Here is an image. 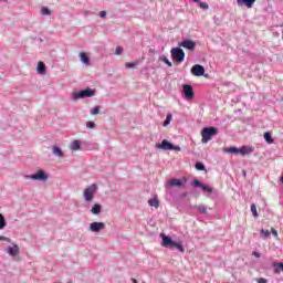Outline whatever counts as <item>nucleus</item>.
I'll list each match as a JSON object with an SVG mask.
<instances>
[{
    "label": "nucleus",
    "instance_id": "1",
    "mask_svg": "<svg viewBox=\"0 0 283 283\" xmlns=\"http://www.w3.org/2000/svg\"><path fill=\"white\" fill-rule=\"evenodd\" d=\"M92 96H96V90L95 88H84L80 92L72 93V101H81V98H92Z\"/></svg>",
    "mask_w": 283,
    "mask_h": 283
},
{
    "label": "nucleus",
    "instance_id": "2",
    "mask_svg": "<svg viewBox=\"0 0 283 283\" xmlns=\"http://www.w3.org/2000/svg\"><path fill=\"white\" fill-rule=\"evenodd\" d=\"M50 178V175L45 172V170L40 169L35 174L32 175H24L25 180H33L38 182H45Z\"/></svg>",
    "mask_w": 283,
    "mask_h": 283
},
{
    "label": "nucleus",
    "instance_id": "3",
    "mask_svg": "<svg viewBox=\"0 0 283 283\" xmlns=\"http://www.w3.org/2000/svg\"><path fill=\"white\" fill-rule=\"evenodd\" d=\"M201 136H202L201 142L203 144H207V143H209V140H211L213 138V136H218V128H216L213 126L205 127L201 130Z\"/></svg>",
    "mask_w": 283,
    "mask_h": 283
},
{
    "label": "nucleus",
    "instance_id": "4",
    "mask_svg": "<svg viewBox=\"0 0 283 283\" xmlns=\"http://www.w3.org/2000/svg\"><path fill=\"white\" fill-rule=\"evenodd\" d=\"M96 191H98V185L93 184L88 188L84 189V200L85 202H92L94 200V196H96Z\"/></svg>",
    "mask_w": 283,
    "mask_h": 283
},
{
    "label": "nucleus",
    "instance_id": "5",
    "mask_svg": "<svg viewBox=\"0 0 283 283\" xmlns=\"http://www.w3.org/2000/svg\"><path fill=\"white\" fill-rule=\"evenodd\" d=\"M157 149H163L164 151H180V146L171 144L167 139H163L160 144H156Z\"/></svg>",
    "mask_w": 283,
    "mask_h": 283
},
{
    "label": "nucleus",
    "instance_id": "6",
    "mask_svg": "<svg viewBox=\"0 0 283 283\" xmlns=\"http://www.w3.org/2000/svg\"><path fill=\"white\" fill-rule=\"evenodd\" d=\"M170 52L175 63H182L185 61V51L180 46L172 48Z\"/></svg>",
    "mask_w": 283,
    "mask_h": 283
},
{
    "label": "nucleus",
    "instance_id": "7",
    "mask_svg": "<svg viewBox=\"0 0 283 283\" xmlns=\"http://www.w3.org/2000/svg\"><path fill=\"white\" fill-rule=\"evenodd\" d=\"M181 94L185 96L186 101H193L196 96L193 93V86L191 84H184Z\"/></svg>",
    "mask_w": 283,
    "mask_h": 283
},
{
    "label": "nucleus",
    "instance_id": "8",
    "mask_svg": "<svg viewBox=\"0 0 283 283\" xmlns=\"http://www.w3.org/2000/svg\"><path fill=\"white\" fill-rule=\"evenodd\" d=\"M191 187H195V189H202V191H205V193H213V188L207 186L206 184H202L200 180L198 179H193L191 182Z\"/></svg>",
    "mask_w": 283,
    "mask_h": 283
},
{
    "label": "nucleus",
    "instance_id": "9",
    "mask_svg": "<svg viewBox=\"0 0 283 283\" xmlns=\"http://www.w3.org/2000/svg\"><path fill=\"white\" fill-rule=\"evenodd\" d=\"M190 72L192 76H205L206 78L209 77V74H205L206 72L205 66L200 64H195L191 67Z\"/></svg>",
    "mask_w": 283,
    "mask_h": 283
},
{
    "label": "nucleus",
    "instance_id": "10",
    "mask_svg": "<svg viewBox=\"0 0 283 283\" xmlns=\"http://www.w3.org/2000/svg\"><path fill=\"white\" fill-rule=\"evenodd\" d=\"M105 222L94 221L88 226V229L92 233H101V231L105 230Z\"/></svg>",
    "mask_w": 283,
    "mask_h": 283
},
{
    "label": "nucleus",
    "instance_id": "11",
    "mask_svg": "<svg viewBox=\"0 0 283 283\" xmlns=\"http://www.w3.org/2000/svg\"><path fill=\"white\" fill-rule=\"evenodd\" d=\"M160 238H161V247H164L165 249H171L175 242L174 239H171V237L165 233H160Z\"/></svg>",
    "mask_w": 283,
    "mask_h": 283
},
{
    "label": "nucleus",
    "instance_id": "12",
    "mask_svg": "<svg viewBox=\"0 0 283 283\" xmlns=\"http://www.w3.org/2000/svg\"><path fill=\"white\" fill-rule=\"evenodd\" d=\"M6 253H8V255H10L11 258H17V255L21 253V248H19L18 244L13 243L6 249Z\"/></svg>",
    "mask_w": 283,
    "mask_h": 283
},
{
    "label": "nucleus",
    "instance_id": "13",
    "mask_svg": "<svg viewBox=\"0 0 283 283\" xmlns=\"http://www.w3.org/2000/svg\"><path fill=\"white\" fill-rule=\"evenodd\" d=\"M179 48H185L186 50L193 52V50H196V42H193L192 40L186 39L179 42Z\"/></svg>",
    "mask_w": 283,
    "mask_h": 283
},
{
    "label": "nucleus",
    "instance_id": "14",
    "mask_svg": "<svg viewBox=\"0 0 283 283\" xmlns=\"http://www.w3.org/2000/svg\"><path fill=\"white\" fill-rule=\"evenodd\" d=\"M182 185H185V182L182 181V179H170L167 185L166 188L167 189H171V187H182Z\"/></svg>",
    "mask_w": 283,
    "mask_h": 283
},
{
    "label": "nucleus",
    "instance_id": "15",
    "mask_svg": "<svg viewBox=\"0 0 283 283\" xmlns=\"http://www.w3.org/2000/svg\"><path fill=\"white\" fill-rule=\"evenodd\" d=\"M103 212V206L101 203H94L91 208L92 216H99Z\"/></svg>",
    "mask_w": 283,
    "mask_h": 283
},
{
    "label": "nucleus",
    "instance_id": "16",
    "mask_svg": "<svg viewBox=\"0 0 283 283\" xmlns=\"http://www.w3.org/2000/svg\"><path fill=\"white\" fill-rule=\"evenodd\" d=\"M238 6H244L248 9L253 8L255 0H237Z\"/></svg>",
    "mask_w": 283,
    "mask_h": 283
},
{
    "label": "nucleus",
    "instance_id": "17",
    "mask_svg": "<svg viewBox=\"0 0 283 283\" xmlns=\"http://www.w3.org/2000/svg\"><path fill=\"white\" fill-rule=\"evenodd\" d=\"M253 151L254 148L249 146H242L241 148H239V154H241V156H247V154H253Z\"/></svg>",
    "mask_w": 283,
    "mask_h": 283
},
{
    "label": "nucleus",
    "instance_id": "18",
    "mask_svg": "<svg viewBox=\"0 0 283 283\" xmlns=\"http://www.w3.org/2000/svg\"><path fill=\"white\" fill-rule=\"evenodd\" d=\"M174 249H177V251H179L180 253H185V245H182L181 242L174 241L170 250L174 251Z\"/></svg>",
    "mask_w": 283,
    "mask_h": 283
},
{
    "label": "nucleus",
    "instance_id": "19",
    "mask_svg": "<svg viewBox=\"0 0 283 283\" xmlns=\"http://www.w3.org/2000/svg\"><path fill=\"white\" fill-rule=\"evenodd\" d=\"M223 153L224 154H234V155H238L240 154V148L235 147V146H231V147H228V148H223Z\"/></svg>",
    "mask_w": 283,
    "mask_h": 283
},
{
    "label": "nucleus",
    "instance_id": "20",
    "mask_svg": "<svg viewBox=\"0 0 283 283\" xmlns=\"http://www.w3.org/2000/svg\"><path fill=\"white\" fill-rule=\"evenodd\" d=\"M80 61L83 63V65H90V56H87V53H80Z\"/></svg>",
    "mask_w": 283,
    "mask_h": 283
},
{
    "label": "nucleus",
    "instance_id": "21",
    "mask_svg": "<svg viewBox=\"0 0 283 283\" xmlns=\"http://www.w3.org/2000/svg\"><path fill=\"white\" fill-rule=\"evenodd\" d=\"M48 67L45 66V63L38 62V74H46Z\"/></svg>",
    "mask_w": 283,
    "mask_h": 283
},
{
    "label": "nucleus",
    "instance_id": "22",
    "mask_svg": "<svg viewBox=\"0 0 283 283\" xmlns=\"http://www.w3.org/2000/svg\"><path fill=\"white\" fill-rule=\"evenodd\" d=\"M263 138L265 143H268V145H273L275 143V139H273V137L271 136V133L269 132L264 133Z\"/></svg>",
    "mask_w": 283,
    "mask_h": 283
},
{
    "label": "nucleus",
    "instance_id": "23",
    "mask_svg": "<svg viewBox=\"0 0 283 283\" xmlns=\"http://www.w3.org/2000/svg\"><path fill=\"white\" fill-rule=\"evenodd\" d=\"M52 154L57 158H63V150L59 146H53Z\"/></svg>",
    "mask_w": 283,
    "mask_h": 283
},
{
    "label": "nucleus",
    "instance_id": "24",
    "mask_svg": "<svg viewBox=\"0 0 283 283\" xmlns=\"http://www.w3.org/2000/svg\"><path fill=\"white\" fill-rule=\"evenodd\" d=\"M71 149L72 151H78V149H81V140L78 139L73 140Z\"/></svg>",
    "mask_w": 283,
    "mask_h": 283
},
{
    "label": "nucleus",
    "instance_id": "25",
    "mask_svg": "<svg viewBox=\"0 0 283 283\" xmlns=\"http://www.w3.org/2000/svg\"><path fill=\"white\" fill-rule=\"evenodd\" d=\"M149 207H155V209H158L160 207V202L158 201V198H153L148 200Z\"/></svg>",
    "mask_w": 283,
    "mask_h": 283
},
{
    "label": "nucleus",
    "instance_id": "26",
    "mask_svg": "<svg viewBox=\"0 0 283 283\" xmlns=\"http://www.w3.org/2000/svg\"><path fill=\"white\" fill-rule=\"evenodd\" d=\"M172 118H174V115L171 113H168L166 116V119L163 123V127H168V125H170Z\"/></svg>",
    "mask_w": 283,
    "mask_h": 283
},
{
    "label": "nucleus",
    "instance_id": "27",
    "mask_svg": "<svg viewBox=\"0 0 283 283\" xmlns=\"http://www.w3.org/2000/svg\"><path fill=\"white\" fill-rule=\"evenodd\" d=\"M8 227V222L6 221V217L0 213V231H3Z\"/></svg>",
    "mask_w": 283,
    "mask_h": 283
},
{
    "label": "nucleus",
    "instance_id": "28",
    "mask_svg": "<svg viewBox=\"0 0 283 283\" xmlns=\"http://www.w3.org/2000/svg\"><path fill=\"white\" fill-rule=\"evenodd\" d=\"M41 14H42L43 17H50V15H52V11H51L50 8H48V7H42V8H41Z\"/></svg>",
    "mask_w": 283,
    "mask_h": 283
},
{
    "label": "nucleus",
    "instance_id": "29",
    "mask_svg": "<svg viewBox=\"0 0 283 283\" xmlns=\"http://www.w3.org/2000/svg\"><path fill=\"white\" fill-rule=\"evenodd\" d=\"M195 167H196L197 171H207V167L201 161H198Z\"/></svg>",
    "mask_w": 283,
    "mask_h": 283
},
{
    "label": "nucleus",
    "instance_id": "30",
    "mask_svg": "<svg viewBox=\"0 0 283 283\" xmlns=\"http://www.w3.org/2000/svg\"><path fill=\"white\" fill-rule=\"evenodd\" d=\"M250 209H251L252 216H253L254 218H259V217H260V213H258V207L255 206V203H251Z\"/></svg>",
    "mask_w": 283,
    "mask_h": 283
},
{
    "label": "nucleus",
    "instance_id": "31",
    "mask_svg": "<svg viewBox=\"0 0 283 283\" xmlns=\"http://www.w3.org/2000/svg\"><path fill=\"white\" fill-rule=\"evenodd\" d=\"M260 235L263 240H266V238H269L271 235V232L269 230L261 229Z\"/></svg>",
    "mask_w": 283,
    "mask_h": 283
},
{
    "label": "nucleus",
    "instance_id": "32",
    "mask_svg": "<svg viewBox=\"0 0 283 283\" xmlns=\"http://www.w3.org/2000/svg\"><path fill=\"white\" fill-rule=\"evenodd\" d=\"M273 268H274V273H280V270L283 271V263L282 262L273 263Z\"/></svg>",
    "mask_w": 283,
    "mask_h": 283
},
{
    "label": "nucleus",
    "instance_id": "33",
    "mask_svg": "<svg viewBox=\"0 0 283 283\" xmlns=\"http://www.w3.org/2000/svg\"><path fill=\"white\" fill-rule=\"evenodd\" d=\"M195 209H197V211H199V213H207V206H205V205L196 206Z\"/></svg>",
    "mask_w": 283,
    "mask_h": 283
},
{
    "label": "nucleus",
    "instance_id": "34",
    "mask_svg": "<svg viewBox=\"0 0 283 283\" xmlns=\"http://www.w3.org/2000/svg\"><path fill=\"white\" fill-rule=\"evenodd\" d=\"M102 106L97 105L91 109L92 116H96L101 112Z\"/></svg>",
    "mask_w": 283,
    "mask_h": 283
},
{
    "label": "nucleus",
    "instance_id": "35",
    "mask_svg": "<svg viewBox=\"0 0 283 283\" xmlns=\"http://www.w3.org/2000/svg\"><path fill=\"white\" fill-rule=\"evenodd\" d=\"M160 61L166 63V65H168V67L172 66L171 61H169V59H167V55H161Z\"/></svg>",
    "mask_w": 283,
    "mask_h": 283
},
{
    "label": "nucleus",
    "instance_id": "36",
    "mask_svg": "<svg viewBox=\"0 0 283 283\" xmlns=\"http://www.w3.org/2000/svg\"><path fill=\"white\" fill-rule=\"evenodd\" d=\"M197 3L201 8V10H209V4L207 2H202L199 0V2H197Z\"/></svg>",
    "mask_w": 283,
    "mask_h": 283
},
{
    "label": "nucleus",
    "instance_id": "37",
    "mask_svg": "<svg viewBox=\"0 0 283 283\" xmlns=\"http://www.w3.org/2000/svg\"><path fill=\"white\" fill-rule=\"evenodd\" d=\"M136 65H138V63H136V62L125 63V67H127L128 70H132V69L136 67Z\"/></svg>",
    "mask_w": 283,
    "mask_h": 283
},
{
    "label": "nucleus",
    "instance_id": "38",
    "mask_svg": "<svg viewBox=\"0 0 283 283\" xmlns=\"http://www.w3.org/2000/svg\"><path fill=\"white\" fill-rule=\"evenodd\" d=\"M86 127H87L88 129H94V127H96V123H94V122H87V123H86Z\"/></svg>",
    "mask_w": 283,
    "mask_h": 283
},
{
    "label": "nucleus",
    "instance_id": "39",
    "mask_svg": "<svg viewBox=\"0 0 283 283\" xmlns=\"http://www.w3.org/2000/svg\"><path fill=\"white\" fill-rule=\"evenodd\" d=\"M115 54L118 56L120 54H123V46H117L115 50Z\"/></svg>",
    "mask_w": 283,
    "mask_h": 283
},
{
    "label": "nucleus",
    "instance_id": "40",
    "mask_svg": "<svg viewBox=\"0 0 283 283\" xmlns=\"http://www.w3.org/2000/svg\"><path fill=\"white\" fill-rule=\"evenodd\" d=\"M0 241L1 242H11V239L4 235H0Z\"/></svg>",
    "mask_w": 283,
    "mask_h": 283
},
{
    "label": "nucleus",
    "instance_id": "41",
    "mask_svg": "<svg viewBox=\"0 0 283 283\" xmlns=\"http://www.w3.org/2000/svg\"><path fill=\"white\" fill-rule=\"evenodd\" d=\"M99 17L101 19H105V17H107V11H101Z\"/></svg>",
    "mask_w": 283,
    "mask_h": 283
},
{
    "label": "nucleus",
    "instance_id": "42",
    "mask_svg": "<svg viewBox=\"0 0 283 283\" xmlns=\"http://www.w3.org/2000/svg\"><path fill=\"white\" fill-rule=\"evenodd\" d=\"M256 282L258 283H268L269 281L266 279H264V277H260V279H258Z\"/></svg>",
    "mask_w": 283,
    "mask_h": 283
},
{
    "label": "nucleus",
    "instance_id": "43",
    "mask_svg": "<svg viewBox=\"0 0 283 283\" xmlns=\"http://www.w3.org/2000/svg\"><path fill=\"white\" fill-rule=\"evenodd\" d=\"M271 231H272L273 237H274V238H277V230H275V229L272 228Z\"/></svg>",
    "mask_w": 283,
    "mask_h": 283
},
{
    "label": "nucleus",
    "instance_id": "44",
    "mask_svg": "<svg viewBox=\"0 0 283 283\" xmlns=\"http://www.w3.org/2000/svg\"><path fill=\"white\" fill-rule=\"evenodd\" d=\"M252 255H254V258H260L262 254L260 252H254Z\"/></svg>",
    "mask_w": 283,
    "mask_h": 283
},
{
    "label": "nucleus",
    "instance_id": "45",
    "mask_svg": "<svg viewBox=\"0 0 283 283\" xmlns=\"http://www.w3.org/2000/svg\"><path fill=\"white\" fill-rule=\"evenodd\" d=\"M92 14V11H84V17H90Z\"/></svg>",
    "mask_w": 283,
    "mask_h": 283
},
{
    "label": "nucleus",
    "instance_id": "46",
    "mask_svg": "<svg viewBox=\"0 0 283 283\" xmlns=\"http://www.w3.org/2000/svg\"><path fill=\"white\" fill-rule=\"evenodd\" d=\"M193 3H200V0H192Z\"/></svg>",
    "mask_w": 283,
    "mask_h": 283
},
{
    "label": "nucleus",
    "instance_id": "47",
    "mask_svg": "<svg viewBox=\"0 0 283 283\" xmlns=\"http://www.w3.org/2000/svg\"><path fill=\"white\" fill-rule=\"evenodd\" d=\"M186 196H187V192H185L184 195H181L182 198H186Z\"/></svg>",
    "mask_w": 283,
    "mask_h": 283
},
{
    "label": "nucleus",
    "instance_id": "48",
    "mask_svg": "<svg viewBox=\"0 0 283 283\" xmlns=\"http://www.w3.org/2000/svg\"><path fill=\"white\" fill-rule=\"evenodd\" d=\"M133 280V283H138V281H136V279H132Z\"/></svg>",
    "mask_w": 283,
    "mask_h": 283
},
{
    "label": "nucleus",
    "instance_id": "49",
    "mask_svg": "<svg viewBox=\"0 0 283 283\" xmlns=\"http://www.w3.org/2000/svg\"><path fill=\"white\" fill-rule=\"evenodd\" d=\"M243 176H247V170H243Z\"/></svg>",
    "mask_w": 283,
    "mask_h": 283
}]
</instances>
